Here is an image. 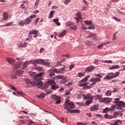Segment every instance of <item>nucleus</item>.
<instances>
[{"label": "nucleus", "instance_id": "nucleus-10", "mask_svg": "<svg viewBox=\"0 0 125 125\" xmlns=\"http://www.w3.org/2000/svg\"><path fill=\"white\" fill-rule=\"evenodd\" d=\"M93 97H94V96H92V94H87L86 95L84 96L83 99H85L86 100L89 99V100H90L91 99H93Z\"/></svg>", "mask_w": 125, "mask_h": 125}, {"label": "nucleus", "instance_id": "nucleus-46", "mask_svg": "<svg viewBox=\"0 0 125 125\" xmlns=\"http://www.w3.org/2000/svg\"><path fill=\"white\" fill-rule=\"evenodd\" d=\"M64 77H65V76H63V75H61V76L58 75L57 76V79H59L60 80H61L62 78H63Z\"/></svg>", "mask_w": 125, "mask_h": 125}, {"label": "nucleus", "instance_id": "nucleus-26", "mask_svg": "<svg viewBox=\"0 0 125 125\" xmlns=\"http://www.w3.org/2000/svg\"><path fill=\"white\" fill-rule=\"evenodd\" d=\"M38 32H39V31H37L36 29L33 31H30L29 32V35H38Z\"/></svg>", "mask_w": 125, "mask_h": 125}, {"label": "nucleus", "instance_id": "nucleus-39", "mask_svg": "<svg viewBox=\"0 0 125 125\" xmlns=\"http://www.w3.org/2000/svg\"><path fill=\"white\" fill-rule=\"evenodd\" d=\"M86 84H88V83H83L82 82L81 83H79V86H85Z\"/></svg>", "mask_w": 125, "mask_h": 125}, {"label": "nucleus", "instance_id": "nucleus-41", "mask_svg": "<svg viewBox=\"0 0 125 125\" xmlns=\"http://www.w3.org/2000/svg\"><path fill=\"white\" fill-rule=\"evenodd\" d=\"M112 94V92L110 90H107L106 92L105 93V95L107 96H110Z\"/></svg>", "mask_w": 125, "mask_h": 125}, {"label": "nucleus", "instance_id": "nucleus-21", "mask_svg": "<svg viewBox=\"0 0 125 125\" xmlns=\"http://www.w3.org/2000/svg\"><path fill=\"white\" fill-rule=\"evenodd\" d=\"M27 45H28V43L27 42H24L23 43H21L18 46L20 48L21 47H26V46H27Z\"/></svg>", "mask_w": 125, "mask_h": 125}, {"label": "nucleus", "instance_id": "nucleus-30", "mask_svg": "<svg viewBox=\"0 0 125 125\" xmlns=\"http://www.w3.org/2000/svg\"><path fill=\"white\" fill-rule=\"evenodd\" d=\"M89 38H92L94 39V40H95L96 39V34H93V33H91L89 34V35L88 36Z\"/></svg>", "mask_w": 125, "mask_h": 125}, {"label": "nucleus", "instance_id": "nucleus-24", "mask_svg": "<svg viewBox=\"0 0 125 125\" xmlns=\"http://www.w3.org/2000/svg\"><path fill=\"white\" fill-rule=\"evenodd\" d=\"M92 102H93V99H91V100H87L85 102V105L86 106H88V105H90V104H91V103H92Z\"/></svg>", "mask_w": 125, "mask_h": 125}, {"label": "nucleus", "instance_id": "nucleus-31", "mask_svg": "<svg viewBox=\"0 0 125 125\" xmlns=\"http://www.w3.org/2000/svg\"><path fill=\"white\" fill-rule=\"evenodd\" d=\"M35 70H37V71H44L43 68L40 67V66H36L35 67Z\"/></svg>", "mask_w": 125, "mask_h": 125}, {"label": "nucleus", "instance_id": "nucleus-51", "mask_svg": "<svg viewBox=\"0 0 125 125\" xmlns=\"http://www.w3.org/2000/svg\"><path fill=\"white\" fill-rule=\"evenodd\" d=\"M13 24V23L12 22H9V23H7V24H6L5 25H4L3 26L4 27H6V26H11V25Z\"/></svg>", "mask_w": 125, "mask_h": 125}, {"label": "nucleus", "instance_id": "nucleus-55", "mask_svg": "<svg viewBox=\"0 0 125 125\" xmlns=\"http://www.w3.org/2000/svg\"><path fill=\"white\" fill-rule=\"evenodd\" d=\"M40 20V18H37L35 21V25H37Z\"/></svg>", "mask_w": 125, "mask_h": 125}, {"label": "nucleus", "instance_id": "nucleus-49", "mask_svg": "<svg viewBox=\"0 0 125 125\" xmlns=\"http://www.w3.org/2000/svg\"><path fill=\"white\" fill-rule=\"evenodd\" d=\"M70 100L69 99H67L64 103V105H67L68 104H70Z\"/></svg>", "mask_w": 125, "mask_h": 125}, {"label": "nucleus", "instance_id": "nucleus-38", "mask_svg": "<svg viewBox=\"0 0 125 125\" xmlns=\"http://www.w3.org/2000/svg\"><path fill=\"white\" fill-rule=\"evenodd\" d=\"M118 124H122L121 120L116 121L114 124H111V125H119Z\"/></svg>", "mask_w": 125, "mask_h": 125}, {"label": "nucleus", "instance_id": "nucleus-52", "mask_svg": "<svg viewBox=\"0 0 125 125\" xmlns=\"http://www.w3.org/2000/svg\"><path fill=\"white\" fill-rule=\"evenodd\" d=\"M95 76H96V77H98V78H102V74H96L95 75Z\"/></svg>", "mask_w": 125, "mask_h": 125}, {"label": "nucleus", "instance_id": "nucleus-17", "mask_svg": "<svg viewBox=\"0 0 125 125\" xmlns=\"http://www.w3.org/2000/svg\"><path fill=\"white\" fill-rule=\"evenodd\" d=\"M120 101V99L119 98H116L115 99V103H116V104L115 105H119V103H120V102H122V103H123L124 104V106H121V108L122 109H123V108H124V107H125V103L123 102L122 101Z\"/></svg>", "mask_w": 125, "mask_h": 125}, {"label": "nucleus", "instance_id": "nucleus-23", "mask_svg": "<svg viewBox=\"0 0 125 125\" xmlns=\"http://www.w3.org/2000/svg\"><path fill=\"white\" fill-rule=\"evenodd\" d=\"M104 118H105V119H107L108 120H112V119H113L112 117V115H109V114L107 113L104 115Z\"/></svg>", "mask_w": 125, "mask_h": 125}, {"label": "nucleus", "instance_id": "nucleus-54", "mask_svg": "<svg viewBox=\"0 0 125 125\" xmlns=\"http://www.w3.org/2000/svg\"><path fill=\"white\" fill-rule=\"evenodd\" d=\"M44 96H45V94L42 93V94H40L39 97H41V98H43V97H44Z\"/></svg>", "mask_w": 125, "mask_h": 125}, {"label": "nucleus", "instance_id": "nucleus-61", "mask_svg": "<svg viewBox=\"0 0 125 125\" xmlns=\"http://www.w3.org/2000/svg\"><path fill=\"white\" fill-rule=\"evenodd\" d=\"M77 125H85V124H83L82 122H78L77 123Z\"/></svg>", "mask_w": 125, "mask_h": 125}, {"label": "nucleus", "instance_id": "nucleus-11", "mask_svg": "<svg viewBox=\"0 0 125 125\" xmlns=\"http://www.w3.org/2000/svg\"><path fill=\"white\" fill-rule=\"evenodd\" d=\"M32 61H25L23 64L22 69H25V68H27L28 65L30 64H33Z\"/></svg>", "mask_w": 125, "mask_h": 125}, {"label": "nucleus", "instance_id": "nucleus-16", "mask_svg": "<svg viewBox=\"0 0 125 125\" xmlns=\"http://www.w3.org/2000/svg\"><path fill=\"white\" fill-rule=\"evenodd\" d=\"M64 68L65 67H62V68H61L59 69H54V71L55 73H57V74H59L60 73L61 74H63V70H64Z\"/></svg>", "mask_w": 125, "mask_h": 125}, {"label": "nucleus", "instance_id": "nucleus-25", "mask_svg": "<svg viewBox=\"0 0 125 125\" xmlns=\"http://www.w3.org/2000/svg\"><path fill=\"white\" fill-rule=\"evenodd\" d=\"M89 78H90V75H88V76L85 77L84 79H83L81 81V83H86V82H87V80H88Z\"/></svg>", "mask_w": 125, "mask_h": 125}, {"label": "nucleus", "instance_id": "nucleus-62", "mask_svg": "<svg viewBox=\"0 0 125 125\" xmlns=\"http://www.w3.org/2000/svg\"><path fill=\"white\" fill-rule=\"evenodd\" d=\"M117 91H118V89H117L116 88H114L113 90L112 91L113 93H115V92H117Z\"/></svg>", "mask_w": 125, "mask_h": 125}, {"label": "nucleus", "instance_id": "nucleus-6", "mask_svg": "<svg viewBox=\"0 0 125 125\" xmlns=\"http://www.w3.org/2000/svg\"><path fill=\"white\" fill-rule=\"evenodd\" d=\"M36 16L35 15H32L27 18L26 21L24 20V22H25V25H29V24L32 22V20L34 18H36Z\"/></svg>", "mask_w": 125, "mask_h": 125}, {"label": "nucleus", "instance_id": "nucleus-42", "mask_svg": "<svg viewBox=\"0 0 125 125\" xmlns=\"http://www.w3.org/2000/svg\"><path fill=\"white\" fill-rule=\"evenodd\" d=\"M109 43H110V42H107L105 43H104V44H101L100 45L98 46V47L99 48H101V47H103V44H109Z\"/></svg>", "mask_w": 125, "mask_h": 125}, {"label": "nucleus", "instance_id": "nucleus-8", "mask_svg": "<svg viewBox=\"0 0 125 125\" xmlns=\"http://www.w3.org/2000/svg\"><path fill=\"white\" fill-rule=\"evenodd\" d=\"M52 98L54 100H57L56 102V104H60V103H61V100H60V97L58 96H52Z\"/></svg>", "mask_w": 125, "mask_h": 125}, {"label": "nucleus", "instance_id": "nucleus-34", "mask_svg": "<svg viewBox=\"0 0 125 125\" xmlns=\"http://www.w3.org/2000/svg\"><path fill=\"white\" fill-rule=\"evenodd\" d=\"M119 112H115L113 115V116H112V119H115L116 118H117V117H118V116H119Z\"/></svg>", "mask_w": 125, "mask_h": 125}, {"label": "nucleus", "instance_id": "nucleus-14", "mask_svg": "<svg viewBox=\"0 0 125 125\" xmlns=\"http://www.w3.org/2000/svg\"><path fill=\"white\" fill-rule=\"evenodd\" d=\"M94 69H95V67L93 66V65H90L86 68L85 71L86 72H92Z\"/></svg>", "mask_w": 125, "mask_h": 125}, {"label": "nucleus", "instance_id": "nucleus-45", "mask_svg": "<svg viewBox=\"0 0 125 125\" xmlns=\"http://www.w3.org/2000/svg\"><path fill=\"white\" fill-rule=\"evenodd\" d=\"M76 16L78 17V18H79V19H82V15H81V13L78 12L76 13Z\"/></svg>", "mask_w": 125, "mask_h": 125}, {"label": "nucleus", "instance_id": "nucleus-47", "mask_svg": "<svg viewBox=\"0 0 125 125\" xmlns=\"http://www.w3.org/2000/svg\"><path fill=\"white\" fill-rule=\"evenodd\" d=\"M103 63H113V62L111 61H103Z\"/></svg>", "mask_w": 125, "mask_h": 125}, {"label": "nucleus", "instance_id": "nucleus-33", "mask_svg": "<svg viewBox=\"0 0 125 125\" xmlns=\"http://www.w3.org/2000/svg\"><path fill=\"white\" fill-rule=\"evenodd\" d=\"M84 22L86 25H88V26H90V25L92 24V21H85Z\"/></svg>", "mask_w": 125, "mask_h": 125}, {"label": "nucleus", "instance_id": "nucleus-56", "mask_svg": "<svg viewBox=\"0 0 125 125\" xmlns=\"http://www.w3.org/2000/svg\"><path fill=\"white\" fill-rule=\"evenodd\" d=\"M70 29H72V30H76L77 29V26L74 25V26H72L70 27Z\"/></svg>", "mask_w": 125, "mask_h": 125}, {"label": "nucleus", "instance_id": "nucleus-36", "mask_svg": "<svg viewBox=\"0 0 125 125\" xmlns=\"http://www.w3.org/2000/svg\"><path fill=\"white\" fill-rule=\"evenodd\" d=\"M73 25L74 23L71 21H68L66 24V26H67V27H70V26H73Z\"/></svg>", "mask_w": 125, "mask_h": 125}, {"label": "nucleus", "instance_id": "nucleus-18", "mask_svg": "<svg viewBox=\"0 0 125 125\" xmlns=\"http://www.w3.org/2000/svg\"><path fill=\"white\" fill-rule=\"evenodd\" d=\"M48 73V77H54V75H55V72L54 69H50L49 70Z\"/></svg>", "mask_w": 125, "mask_h": 125}, {"label": "nucleus", "instance_id": "nucleus-53", "mask_svg": "<svg viewBox=\"0 0 125 125\" xmlns=\"http://www.w3.org/2000/svg\"><path fill=\"white\" fill-rule=\"evenodd\" d=\"M25 81L27 84H30V83H31V82H30V80L29 79H25Z\"/></svg>", "mask_w": 125, "mask_h": 125}, {"label": "nucleus", "instance_id": "nucleus-2", "mask_svg": "<svg viewBox=\"0 0 125 125\" xmlns=\"http://www.w3.org/2000/svg\"><path fill=\"white\" fill-rule=\"evenodd\" d=\"M43 75H44V72H41L35 75L34 78L35 80L37 81L38 85L41 86L42 89H45V88H44V84L43 85V83H42V82L41 81L42 80Z\"/></svg>", "mask_w": 125, "mask_h": 125}, {"label": "nucleus", "instance_id": "nucleus-20", "mask_svg": "<svg viewBox=\"0 0 125 125\" xmlns=\"http://www.w3.org/2000/svg\"><path fill=\"white\" fill-rule=\"evenodd\" d=\"M7 61H8L9 63H10V64H14V63H15V60L11 58H7Z\"/></svg>", "mask_w": 125, "mask_h": 125}, {"label": "nucleus", "instance_id": "nucleus-63", "mask_svg": "<svg viewBox=\"0 0 125 125\" xmlns=\"http://www.w3.org/2000/svg\"><path fill=\"white\" fill-rule=\"evenodd\" d=\"M74 64H71L70 66L69 67V69L70 70H72V69H73V68H74Z\"/></svg>", "mask_w": 125, "mask_h": 125}, {"label": "nucleus", "instance_id": "nucleus-1", "mask_svg": "<svg viewBox=\"0 0 125 125\" xmlns=\"http://www.w3.org/2000/svg\"><path fill=\"white\" fill-rule=\"evenodd\" d=\"M121 106L123 107L125 106V104L123 103L122 102L118 103V105H112L111 106L110 108L109 107H105L103 113H107L108 112H110V111H115V108L117 110H118V112L119 113H122L124 112V109L122 108Z\"/></svg>", "mask_w": 125, "mask_h": 125}, {"label": "nucleus", "instance_id": "nucleus-40", "mask_svg": "<svg viewBox=\"0 0 125 125\" xmlns=\"http://www.w3.org/2000/svg\"><path fill=\"white\" fill-rule=\"evenodd\" d=\"M91 111H95L97 110V106L94 105L92 107L90 108Z\"/></svg>", "mask_w": 125, "mask_h": 125}, {"label": "nucleus", "instance_id": "nucleus-15", "mask_svg": "<svg viewBox=\"0 0 125 125\" xmlns=\"http://www.w3.org/2000/svg\"><path fill=\"white\" fill-rule=\"evenodd\" d=\"M67 76L63 77V78L60 80V83H68V80H67Z\"/></svg>", "mask_w": 125, "mask_h": 125}, {"label": "nucleus", "instance_id": "nucleus-3", "mask_svg": "<svg viewBox=\"0 0 125 125\" xmlns=\"http://www.w3.org/2000/svg\"><path fill=\"white\" fill-rule=\"evenodd\" d=\"M50 84L53 90H55L56 89H58V88H59V86L56 84V83H55L54 80H48L44 84V88H47Z\"/></svg>", "mask_w": 125, "mask_h": 125}, {"label": "nucleus", "instance_id": "nucleus-64", "mask_svg": "<svg viewBox=\"0 0 125 125\" xmlns=\"http://www.w3.org/2000/svg\"><path fill=\"white\" fill-rule=\"evenodd\" d=\"M85 87H86V88H92V87H93V86L90 85L86 86Z\"/></svg>", "mask_w": 125, "mask_h": 125}, {"label": "nucleus", "instance_id": "nucleus-37", "mask_svg": "<svg viewBox=\"0 0 125 125\" xmlns=\"http://www.w3.org/2000/svg\"><path fill=\"white\" fill-rule=\"evenodd\" d=\"M19 24L20 25V26H21V27H23V26H24V25L26 24L25 23V21H21L19 22Z\"/></svg>", "mask_w": 125, "mask_h": 125}, {"label": "nucleus", "instance_id": "nucleus-50", "mask_svg": "<svg viewBox=\"0 0 125 125\" xmlns=\"http://www.w3.org/2000/svg\"><path fill=\"white\" fill-rule=\"evenodd\" d=\"M71 1V0H65L63 3H64V4H68V3H69V2H70Z\"/></svg>", "mask_w": 125, "mask_h": 125}, {"label": "nucleus", "instance_id": "nucleus-58", "mask_svg": "<svg viewBox=\"0 0 125 125\" xmlns=\"http://www.w3.org/2000/svg\"><path fill=\"white\" fill-rule=\"evenodd\" d=\"M94 63L95 64V65H98V60H95Z\"/></svg>", "mask_w": 125, "mask_h": 125}, {"label": "nucleus", "instance_id": "nucleus-29", "mask_svg": "<svg viewBox=\"0 0 125 125\" xmlns=\"http://www.w3.org/2000/svg\"><path fill=\"white\" fill-rule=\"evenodd\" d=\"M64 60H65V59H63V60L61 62H58L57 63V66H61V65H62L63 66H65L64 64H63L64 62H65V61Z\"/></svg>", "mask_w": 125, "mask_h": 125}, {"label": "nucleus", "instance_id": "nucleus-43", "mask_svg": "<svg viewBox=\"0 0 125 125\" xmlns=\"http://www.w3.org/2000/svg\"><path fill=\"white\" fill-rule=\"evenodd\" d=\"M104 80H112V77H111V76L109 75H107L104 78Z\"/></svg>", "mask_w": 125, "mask_h": 125}, {"label": "nucleus", "instance_id": "nucleus-57", "mask_svg": "<svg viewBox=\"0 0 125 125\" xmlns=\"http://www.w3.org/2000/svg\"><path fill=\"white\" fill-rule=\"evenodd\" d=\"M39 2H40V0H37L36 2H35L36 6H38L39 5Z\"/></svg>", "mask_w": 125, "mask_h": 125}, {"label": "nucleus", "instance_id": "nucleus-28", "mask_svg": "<svg viewBox=\"0 0 125 125\" xmlns=\"http://www.w3.org/2000/svg\"><path fill=\"white\" fill-rule=\"evenodd\" d=\"M58 21H59V19H55L53 20V22H54L56 25L58 26H60V22Z\"/></svg>", "mask_w": 125, "mask_h": 125}, {"label": "nucleus", "instance_id": "nucleus-60", "mask_svg": "<svg viewBox=\"0 0 125 125\" xmlns=\"http://www.w3.org/2000/svg\"><path fill=\"white\" fill-rule=\"evenodd\" d=\"M17 93L18 94H20L21 96H23V93H21L20 92V91H17Z\"/></svg>", "mask_w": 125, "mask_h": 125}, {"label": "nucleus", "instance_id": "nucleus-12", "mask_svg": "<svg viewBox=\"0 0 125 125\" xmlns=\"http://www.w3.org/2000/svg\"><path fill=\"white\" fill-rule=\"evenodd\" d=\"M20 73H21V72L20 70H17L16 72V74L11 75V78L14 79V80H16V79H17V75L20 76Z\"/></svg>", "mask_w": 125, "mask_h": 125}, {"label": "nucleus", "instance_id": "nucleus-7", "mask_svg": "<svg viewBox=\"0 0 125 125\" xmlns=\"http://www.w3.org/2000/svg\"><path fill=\"white\" fill-rule=\"evenodd\" d=\"M120 72H116L115 73H114L113 72H110L108 74L110 77L112 78V79H115V78H117V77H119L120 76Z\"/></svg>", "mask_w": 125, "mask_h": 125}, {"label": "nucleus", "instance_id": "nucleus-59", "mask_svg": "<svg viewBox=\"0 0 125 125\" xmlns=\"http://www.w3.org/2000/svg\"><path fill=\"white\" fill-rule=\"evenodd\" d=\"M62 57H66L67 58H69L70 57V55H63L62 56Z\"/></svg>", "mask_w": 125, "mask_h": 125}, {"label": "nucleus", "instance_id": "nucleus-19", "mask_svg": "<svg viewBox=\"0 0 125 125\" xmlns=\"http://www.w3.org/2000/svg\"><path fill=\"white\" fill-rule=\"evenodd\" d=\"M21 66V64H20V63H13L12 65V67L13 68H14V69H18L19 68H20V67Z\"/></svg>", "mask_w": 125, "mask_h": 125}, {"label": "nucleus", "instance_id": "nucleus-32", "mask_svg": "<svg viewBox=\"0 0 125 125\" xmlns=\"http://www.w3.org/2000/svg\"><path fill=\"white\" fill-rule=\"evenodd\" d=\"M66 35V31H63L62 33H61L60 35H58L59 38H62V37H64Z\"/></svg>", "mask_w": 125, "mask_h": 125}, {"label": "nucleus", "instance_id": "nucleus-5", "mask_svg": "<svg viewBox=\"0 0 125 125\" xmlns=\"http://www.w3.org/2000/svg\"><path fill=\"white\" fill-rule=\"evenodd\" d=\"M31 62H32L34 66H37L38 64H45V61L41 59L31 60Z\"/></svg>", "mask_w": 125, "mask_h": 125}, {"label": "nucleus", "instance_id": "nucleus-44", "mask_svg": "<svg viewBox=\"0 0 125 125\" xmlns=\"http://www.w3.org/2000/svg\"><path fill=\"white\" fill-rule=\"evenodd\" d=\"M53 13H54V10L51 11L50 13L49 16L48 18H52V17H53V15H54Z\"/></svg>", "mask_w": 125, "mask_h": 125}, {"label": "nucleus", "instance_id": "nucleus-4", "mask_svg": "<svg viewBox=\"0 0 125 125\" xmlns=\"http://www.w3.org/2000/svg\"><path fill=\"white\" fill-rule=\"evenodd\" d=\"M75 107L76 106L75 105V104L73 102H71L67 104L64 105V108L65 110H67V113H69V111H70L71 109H74Z\"/></svg>", "mask_w": 125, "mask_h": 125}, {"label": "nucleus", "instance_id": "nucleus-9", "mask_svg": "<svg viewBox=\"0 0 125 125\" xmlns=\"http://www.w3.org/2000/svg\"><path fill=\"white\" fill-rule=\"evenodd\" d=\"M111 98H104L100 100V102H103L104 103L109 104L111 102Z\"/></svg>", "mask_w": 125, "mask_h": 125}, {"label": "nucleus", "instance_id": "nucleus-13", "mask_svg": "<svg viewBox=\"0 0 125 125\" xmlns=\"http://www.w3.org/2000/svg\"><path fill=\"white\" fill-rule=\"evenodd\" d=\"M90 82L91 83H99V82H101V79L100 78H93L90 80Z\"/></svg>", "mask_w": 125, "mask_h": 125}, {"label": "nucleus", "instance_id": "nucleus-48", "mask_svg": "<svg viewBox=\"0 0 125 125\" xmlns=\"http://www.w3.org/2000/svg\"><path fill=\"white\" fill-rule=\"evenodd\" d=\"M87 29H88V30H94V29H95V27L93 26H90Z\"/></svg>", "mask_w": 125, "mask_h": 125}, {"label": "nucleus", "instance_id": "nucleus-22", "mask_svg": "<svg viewBox=\"0 0 125 125\" xmlns=\"http://www.w3.org/2000/svg\"><path fill=\"white\" fill-rule=\"evenodd\" d=\"M8 19V14L7 13H4L3 14V20H7Z\"/></svg>", "mask_w": 125, "mask_h": 125}, {"label": "nucleus", "instance_id": "nucleus-27", "mask_svg": "<svg viewBox=\"0 0 125 125\" xmlns=\"http://www.w3.org/2000/svg\"><path fill=\"white\" fill-rule=\"evenodd\" d=\"M120 68V66L116 65H113L109 68V70H113L114 69H119Z\"/></svg>", "mask_w": 125, "mask_h": 125}, {"label": "nucleus", "instance_id": "nucleus-35", "mask_svg": "<svg viewBox=\"0 0 125 125\" xmlns=\"http://www.w3.org/2000/svg\"><path fill=\"white\" fill-rule=\"evenodd\" d=\"M94 97H95V98H97V99H98L99 100V102H100V100H101V99H103L102 98V96L100 95H97L96 96H94Z\"/></svg>", "mask_w": 125, "mask_h": 125}]
</instances>
